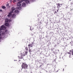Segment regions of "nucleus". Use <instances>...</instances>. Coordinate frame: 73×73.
I'll return each mask as SVG.
<instances>
[{"instance_id":"f257e3e1","label":"nucleus","mask_w":73,"mask_h":73,"mask_svg":"<svg viewBox=\"0 0 73 73\" xmlns=\"http://www.w3.org/2000/svg\"><path fill=\"white\" fill-rule=\"evenodd\" d=\"M6 29V27L4 25H2L0 27V39H4L7 38L5 32H2V30H5Z\"/></svg>"},{"instance_id":"f03ea898","label":"nucleus","mask_w":73,"mask_h":73,"mask_svg":"<svg viewBox=\"0 0 73 73\" xmlns=\"http://www.w3.org/2000/svg\"><path fill=\"white\" fill-rule=\"evenodd\" d=\"M15 10V9L14 7H13L12 8V10L9 13V15H7L8 17H10L12 15V14L14 13L16 15H17L19 13V11L17 10H15Z\"/></svg>"},{"instance_id":"7ed1b4c3","label":"nucleus","mask_w":73,"mask_h":73,"mask_svg":"<svg viewBox=\"0 0 73 73\" xmlns=\"http://www.w3.org/2000/svg\"><path fill=\"white\" fill-rule=\"evenodd\" d=\"M24 1L25 2L26 4H30V1L28 0H22L18 3L17 4V6L20 7L21 5V3H23V2H24Z\"/></svg>"},{"instance_id":"20e7f679","label":"nucleus","mask_w":73,"mask_h":73,"mask_svg":"<svg viewBox=\"0 0 73 73\" xmlns=\"http://www.w3.org/2000/svg\"><path fill=\"white\" fill-rule=\"evenodd\" d=\"M21 66L22 69H24L25 70L28 69V65L27 64H26L23 63Z\"/></svg>"},{"instance_id":"39448f33","label":"nucleus","mask_w":73,"mask_h":73,"mask_svg":"<svg viewBox=\"0 0 73 73\" xmlns=\"http://www.w3.org/2000/svg\"><path fill=\"white\" fill-rule=\"evenodd\" d=\"M27 53H28V52H27V51H25V54H24V53H21V56H20V57H19V56H18L19 57V58L22 59V58H23V57H24L23 56H25V54L26 55L27 54Z\"/></svg>"},{"instance_id":"423d86ee","label":"nucleus","mask_w":73,"mask_h":73,"mask_svg":"<svg viewBox=\"0 0 73 73\" xmlns=\"http://www.w3.org/2000/svg\"><path fill=\"white\" fill-rule=\"evenodd\" d=\"M11 16L12 17V18H15L16 15V14L15 13H13L11 14ZM11 16L10 17H11Z\"/></svg>"},{"instance_id":"0eeeda50","label":"nucleus","mask_w":73,"mask_h":73,"mask_svg":"<svg viewBox=\"0 0 73 73\" xmlns=\"http://www.w3.org/2000/svg\"><path fill=\"white\" fill-rule=\"evenodd\" d=\"M22 7H26V4L24 3H23L22 4Z\"/></svg>"},{"instance_id":"6e6552de","label":"nucleus","mask_w":73,"mask_h":73,"mask_svg":"<svg viewBox=\"0 0 73 73\" xmlns=\"http://www.w3.org/2000/svg\"><path fill=\"white\" fill-rule=\"evenodd\" d=\"M11 20H9L8 19H6L5 20V22L7 23L8 22H11Z\"/></svg>"},{"instance_id":"1a4fd4ad","label":"nucleus","mask_w":73,"mask_h":73,"mask_svg":"<svg viewBox=\"0 0 73 73\" xmlns=\"http://www.w3.org/2000/svg\"><path fill=\"white\" fill-rule=\"evenodd\" d=\"M28 46H29V47H32L33 46V43H32L29 44L28 45Z\"/></svg>"},{"instance_id":"9d476101","label":"nucleus","mask_w":73,"mask_h":73,"mask_svg":"<svg viewBox=\"0 0 73 73\" xmlns=\"http://www.w3.org/2000/svg\"><path fill=\"white\" fill-rule=\"evenodd\" d=\"M16 8L17 9H19L20 10L22 9V8H21V7H17Z\"/></svg>"},{"instance_id":"9b49d317","label":"nucleus","mask_w":73,"mask_h":73,"mask_svg":"<svg viewBox=\"0 0 73 73\" xmlns=\"http://www.w3.org/2000/svg\"><path fill=\"white\" fill-rule=\"evenodd\" d=\"M5 26H6V27H8L9 26V23H5Z\"/></svg>"},{"instance_id":"f8f14e48","label":"nucleus","mask_w":73,"mask_h":73,"mask_svg":"<svg viewBox=\"0 0 73 73\" xmlns=\"http://www.w3.org/2000/svg\"><path fill=\"white\" fill-rule=\"evenodd\" d=\"M6 6H7V7L8 8H10V7H9V4H7Z\"/></svg>"},{"instance_id":"ddd939ff","label":"nucleus","mask_w":73,"mask_h":73,"mask_svg":"<svg viewBox=\"0 0 73 73\" xmlns=\"http://www.w3.org/2000/svg\"><path fill=\"white\" fill-rule=\"evenodd\" d=\"M30 30L31 31H32V30H33V28L32 27V26L30 27Z\"/></svg>"},{"instance_id":"4468645a","label":"nucleus","mask_w":73,"mask_h":73,"mask_svg":"<svg viewBox=\"0 0 73 73\" xmlns=\"http://www.w3.org/2000/svg\"><path fill=\"white\" fill-rule=\"evenodd\" d=\"M70 45H72V46H73V42H70Z\"/></svg>"},{"instance_id":"2eb2a0df","label":"nucleus","mask_w":73,"mask_h":73,"mask_svg":"<svg viewBox=\"0 0 73 73\" xmlns=\"http://www.w3.org/2000/svg\"><path fill=\"white\" fill-rule=\"evenodd\" d=\"M2 7L3 9H5V7L4 6H2Z\"/></svg>"},{"instance_id":"dca6fc26","label":"nucleus","mask_w":73,"mask_h":73,"mask_svg":"<svg viewBox=\"0 0 73 73\" xmlns=\"http://www.w3.org/2000/svg\"><path fill=\"white\" fill-rule=\"evenodd\" d=\"M26 50H28V48L27 47H26L25 48Z\"/></svg>"},{"instance_id":"f3484780","label":"nucleus","mask_w":73,"mask_h":73,"mask_svg":"<svg viewBox=\"0 0 73 73\" xmlns=\"http://www.w3.org/2000/svg\"><path fill=\"white\" fill-rule=\"evenodd\" d=\"M17 1L16 0H14L13 1V3H15V2H16Z\"/></svg>"},{"instance_id":"a211bd4d","label":"nucleus","mask_w":73,"mask_h":73,"mask_svg":"<svg viewBox=\"0 0 73 73\" xmlns=\"http://www.w3.org/2000/svg\"><path fill=\"white\" fill-rule=\"evenodd\" d=\"M58 7H60V4L58 3L57 5Z\"/></svg>"},{"instance_id":"6ab92c4d","label":"nucleus","mask_w":73,"mask_h":73,"mask_svg":"<svg viewBox=\"0 0 73 73\" xmlns=\"http://www.w3.org/2000/svg\"><path fill=\"white\" fill-rule=\"evenodd\" d=\"M70 56H69V58H71V57H72V55L71 54H70Z\"/></svg>"},{"instance_id":"aec40b11","label":"nucleus","mask_w":73,"mask_h":73,"mask_svg":"<svg viewBox=\"0 0 73 73\" xmlns=\"http://www.w3.org/2000/svg\"><path fill=\"white\" fill-rule=\"evenodd\" d=\"M24 73H28V72L27 71H25Z\"/></svg>"},{"instance_id":"412c9836","label":"nucleus","mask_w":73,"mask_h":73,"mask_svg":"<svg viewBox=\"0 0 73 73\" xmlns=\"http://www.w3.org/2000/svg\"><path fill=\"white\" fill-rule=\"evenodd\" d=\"M68 54H69V55H70V54H71V53H70V52H68Z\"/></svg>"},{"instance_id":"4be33fe9","label":"nucleus","mask_w":73,"mask_h":73,"mask_svg":"<svg viewBox=\"0 0 73 73\" xmlns=\"http://www.w3.org/2000/svg\"><path fill=\"white\" fill-rule=\"evenodd\" d=\"M31 50H30V49H29V52L30 53L31 52Z\"/></svg>"},{"instance_id":"5701e85b","label":"nucleus","mask_w":73,"mask_h":73,"mask_svg":"<svg viewBox=\"0 0 73 73\" xmlns=\"http://www.w3.org/2000/svg\"><path fill=\"white\" fill-rule=\"evenodd\" d=\"M7 30H5V32H7Z\"/></svg>"},{"instance_id":"b1692460","label":"nucleus","mask_w":73,"mask_h":73,"mask_svg":"<svg viewBox=\"0 0 73 73\" xmlns=\"http://www.w3.org/2000/svg\"><path fill=\"white\" fill-rule=\"evenodd\" d=\"M2 11L1 10H0V12H1Z\"/></svg>"},{"instance_id":"393cba45","label":"nucleus","mask_w":73,"mask_h":73,"mask_svg":"<svg viewBox=\"0 0 73 73\" xmlns=\"http://www.w3.org/2000/svg\"><path fill=\"white\" fill-rule=\"evenodd\" d=\"M3 40V39H0V42H1V40Z\"/></svg>"},{"instance_id":"a878e982","label":"nucleus","mask_w":73,"mask_h":73,"mask_svg":"<svg viewBox=\"0 0 73 73\" xmlns=\"http://www.w3.org/2000/svg\"><path fill=\"white\" fill-rule=\"evenodd\" d=\"M28 48H29V49H30V47H29Z\"/></svg>"},{"instance_id":"bb28decb","label":"nucleus","mask_w":73,"mask_h":73,"mask_svg":"<svg viewBox=\"0 0 73 73\" xmlns=\"http://www.w3.org/2000/svg\"><path fill=\"white\" fill-rule=\"evenodd\" d=\"M57 8H59V7H58L57 6Z\"/></svg>"},{"instance_id":"cd10ccee","label":"nucleus","mask_w":73,"mask_h":73,"mask_svg":"<svg viewBox=\"0 0 73 73\" xmlns=\"http://www.w3.org/2000/svg\"><path fill=\"white\" fill-rule=\"evenodd\" d=\"M55 13H57V12L55 11Z\"/></svg>"},{"instance_id":"c85d7f7f","label":"nucleus","mask_w":73,"mask_h":73,"mask_svg":"<svg viewBox=\"0 0 73 73\" xmlns=\"http://www.w3.org/2000/svg\"><path fill=\"white\" fill-rule=\"evenodd\" d=\"M56 72H58V70L57 71H56Z\"/></svg>"},{"instance_id":"c756f323","label":"nucleus","mask_w":73,"mask_h":73,"mask_svg":"<svg viewBox=\"0 0 73 73\" xmlns=\"http://www.w3.org/2000/svg\"><path fill=\"white\" fill-rule=\"evenodd\" d=\"M46 72H48V71L46 70Z\"/></svg>"},{"instance_id":"7c9ffc66","label":"nucleus","mask_w":73,"mask_h":73,"mask_svg":"<svg viewBox=\"0 0 73 73\" xmlns=\"http://www.w3.org/2000/svg\"><path fill=\"white\" fill-rule=\"evenodd\" d=\"M58 10H57V12H58Z\"/></svg>"},{"instance_id":"2f4dec72","label":"nucleus","mask_w":73,"mask_h":73,"mask_svg":"<svg viewBox=\"0 0 73 73\" xmlns=\"http://www.w3.org/2000/svg\"><path fill=\"white\" fill-rule=\"evenodd\" d=\"M64 69L63 68V71H64Z\"/></svg>"},{"instance_id":"473e14b6","label":"nucleus","mask_w":73,"mask_h":73,"mask_svg":"<svg viewBox=\"0 0 73 73\" xmlns=\"http://www.w3.org/2000/svg\"><path fill=\"white\" fill-rule=\"evenodd\" d=\"M58 50L59 52V50Z\"/></svg>"},{"instance_id":"72a5a7b5","label":"nucleus","mask_w":73,"mask_h":73,"mask_svg":"<svg viewBox=\"0 0 73 73\" xmlns=\"http://www.w3.org/2000/svg\"><path fill=\"white\" fill-rule=\"evenodd\" d=\"M15 60H14V61H15Z\"/></svg>"},{"instance_id":"f704fd0d","label":"nucleus","mask_w":73,"mask_h":73,"mask_svg":"<svg viewBox=\"0 0 73 73\" xmlns=\"http://www.w3.org/2000/svg\"><path fill=\"white\" fill-rule=\"evenodd\" d=\"M41 66V65L40 66V67Z\"/></svg>"},{"instance_id":"c9c22d12","label":"nucleus","mask_w":73,"mask_h":73,"mask_svg":"<svg viewBox=\"0 0 73 73\" xmlns=\"http://www.w3.org/2000/svg\"><path fill=\"white\" fill-rule=\"evenodd\" d=\"M15 61H17V60H15Z\"/></svg>"}]
</instances>
